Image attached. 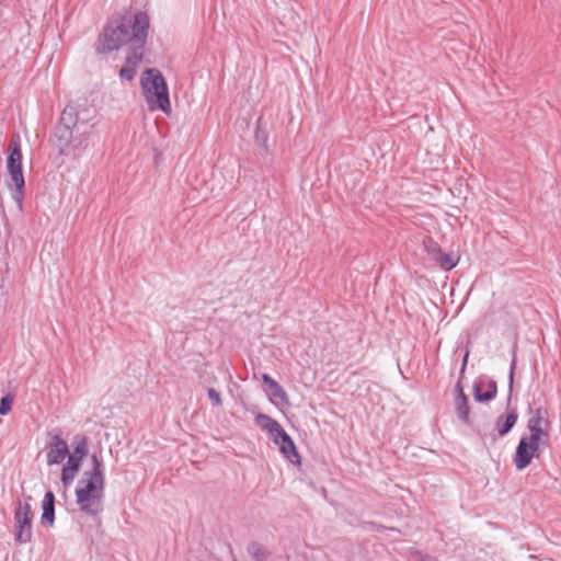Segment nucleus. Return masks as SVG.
Wrapping results in <instances>:
<instances>
[{
  "label": "nucleus",
  "instance_id": "1",
  "mask_svg": "<svg viewBox=\"0 0 561 561\" xmlns=\"http://www.w3.org/2000/svg\"><path fill=\"white\" fill-rule=\"evenodd\" d=\"M140 13H127L111 20L100 34L95 44L99 54H110L124 45H130V54L126 56L125 65L119 71L122 79L131 80L136 76L140 55L138 54L140 34Z\"/></svg>",
  "mask_w": 561,
  "mask_h": 561
},
{
  "label": "nucleus",
  "instance_id": "2",
  "mask_svg": "<svg viewBox=\"0 0 561 561\" xmlns=\"http://www.w3.org/2000/svg\"><path fill=\"white\" fill-rule=\"evenodd\" d=\"M91 462V469L85 470L78 481L76 499L82 513L95 516L103 511L105 478L98 455H92Z\"/></svg>",
  "mask_w": 561,
  "mask_h": 561
},
{
  "label": "nucleus",
  "instance_id": "3",
  "mask_svg": "<svg viewBox=\"0 0 561 561\" xmlns=\"http://www.w3.org/2000/svg\"><path fill=\"white\" fill-rule=\"evenodd\" d=\"M142 94L151 112L160 111L168 116L172 114L169 85L159 69L142 70Z\"/></svg>",
  "mask_w": 561,
  "mask_h": 561
},
{
  "label": "nucleus",
  "instance_id": "4",
  "mask_svg": "<svg viewBox=\"0 0 561 561\" xmlns=\"http://www.w3.org/2000/svg\"><path fill=\"white\" fill-rule=\"evenodd\" d=\"M79 127V110L75 104H68L61 112L59 124L55 128L54 145L60 154L77 156L87 145L73 137V130Z\"/></svg>",
  "mask_w": 561,
  "mask_h": 561
},
{
  "label": "nucleus",
  "instance_id": "5",
  "mask_svg": "<svg viewBox=\"0 0 561 561\" xmlns=\"http://www.w3.org/2000/svg\"><path fill=\"white\" fill-rule=\"evenodd\" d=\"M254 421L257 426L270 434L272 440L278 446L285 459L293 465L301 463V457L293 438L276 420L267 414L259 413L255 415Z\"/></svg>",
  "mask_w": 561,
  "mask_h": 561
},
{
  "label": "nucleus",
  "instance_id": "6",
  "mask_svg": "<svg viewBox=\"0 0 561 561\" xmlns=\"http://www.w3.org/2000/svg\"><path fill=\"white\" fill-rule=\"evenodd\" d=\"M7 169L10 174L9 187H14L13 199L21 203L24 196V176L22 172V152L20 149V138L14 137L10 144V153L7 159Z\"/></svg>",
  "mask_w": 561,
  "mask_h": 561
},
{
  "label": "nucleus",
  "instance_id": "7",
  "mask_svg": "<svg viewBox=\"0 0 561 561\" xmlns=\"http://www.w3.org/2000/svg\"><path fill=\"white\" fill-rule=\"evenodd\" d=\"M32 510L30 503L18 502L14 510L15 540L26 543L32 538Z\"/></svg>",
  "mask_w": 561,
  "mask_h": 561
},
{
  "label": "nucleus",
  "instance_id": "8",
  "mask_svg": "<svg viewBox=\"0 0 561 561\" xmlns=\"http://www.w3.org/2000/svg\"><path fill=\"white\" fill-rule=\"evenodd\" d=\"M539 446L540 443L526 437L519 439L514 457V463L517 470H524L530 465L533 458L539 457Z\"/></svg>",
  "mask_w": 561,
  "mask_h": 561
},
{
  "label": "nucleus",
  "instance_id": "9",
  "mask_svg": "<svg viewBox=\"0 0 561 561\" xmlns=\"http://www.w3.org/2000/svg\"><path fill=\"white\" fill-rule=\"evenodd\" d=\"M69 453L68 444L59 435H51L50 442L46 447V461L49 466L58 465L64 461Z\"/></svg>",
  "mask_w": 561,
  "mask_h": 561
},
{
  "label": "nucleus",
  "instance_id": "10",
  "mask_svg": "<svg viewBox=\"0 0 561 561\" xmlns=\"http://www.w3.org/2000/svg\"><path fill=\"white\" fill-rule=\"evenodd\" d=\"M473 398L477 402L486 403L492 401L497 393V385L495 380H478L474 381L473 387Z\"/></svg>",
  "mask_w": 561,
  "mask_h": 561
},
{
  "label": "nucleus",
  "instance_id": "11",
  "mask_svg": "<svg viewBox=\"0 0 561 561\" xmlns=\"http://www.w3.org/2000/svg\"><path fill=\"white\" fill-rule=\"evenodd\" d=\"M73 450L68 456V460L66 463L73 466L80 470L81 462L84 457L88 455V442L83 436H76L72 442Z\"/></svg>",
  "mask_w": 561,
  "mask_h": 561
},
{
  "label": "nucleus",
  "instance_id": "12",
  "mask_svg": "<svg viewBox=\"0 0 561 561\" xmlns=\"http://www.w3.org/2000/svg\"><path fill=\"white\" fill-rule=\"evenodd\" d=\"M456 398H455V409L458 419L465 423L469 424L470 422V408L469 400L466 393L463 392V388L460 382L456 385Z\"/></svg>",
  "mask_w": 561,
  "mask_h": 561
},
{
  "label": "nucleus",
  "instance_id": "13",
  "mask_svg": "<svg viewBox=\"0 0 561 561\" xmlns=\"http://www.w3.org/2000/svg\"><path fill=\"white\" fill-rule=\"evenodd\" d=\"M543 421L542 417V410L537 409L533 416L529 419L527 427L530 432L528 436H525L526 438L540 443V439L542 436H548V433L543 431L541 427V422Z\"/></svg>",
  "mask_w": 561,
  "mask_h": 561
},
{
  "label": "nucleus",
  "instance_id": "14",
  "mask_svg": "<svg viewBox=\"0 0 561 561\" xmlns=\"http://www.w3.org/2000/svg\"><path fill=\"white\" fill-rule=\"evenodd\" d=\"M518 415L515 410L508 412L506 415H500L496 420L495 427L501 436H505L515 426Z\"/></svg>",
  "mask_w": 561,
  "mask_h": 561
},
{
  "label": "nucleus",
  "instance_id": "15",
  "mask_svg": "<svg viewBox=\"0 0 561 561\" xmlns=\"http://www.w3.org/2000/svg\"><path fill=\"white\" fill-rule=\"evenodd\" d=\"M55 496L53 492H47L44 496L43 501V513H42V524L51 526L55 520Z\"/></svg>",
  "mask_w": 561,
  "mask_h": 561
},
{
  "label": "nucleus",
  "instance_id": "16",
  "mask_svg": "<svg viewBox=\"0 0 561 561\" xmlns=\"http://www.w3.org/2000/svg\"><path fill=\"white\" fill-rule=\"evenodd\" d=\"M433 257L444 271H450L457 266L459 259L453 254L443 252L439 248L435 247L432 250Z\"/></svg>",
  "mask_w": 561,
  "mask_h": 561
},
{
  "label": "nucleus",
  "instance_id": "17",
  "mask_svg": "<svg viewBox=\"0 0 561 561\" xmlns=\"http://www.w3.org/2000/svg\"><path fill=\"white\" fill-rule=\"evenodd\" d=\"M254 139H255L256 145L260 148H262L266 152L268 151V146H267L268 135H267L265 127L263 126L262 117H260L256 122V126H255V130H254Z\"/></svg>",
  "mask_w": 561,
  "mask_h": 561
},
{
  "label": "nucleus",
  "instance_id": "18",
  "mask_svg": "<svg viewBox=\"0 0 561 561\" xmlns=\"http://www.w3.org/2000/svg\"><path fill=\"white\" fill-rule=\"evenodd\" d=\"M248 552L252 558H254L257 561H264L267 558V552L265 548L261 543L255 541L251 542L248 546Z\"/></svg>",
  "mask_w": 561,
  "mask_h": 561
},
{
  "label": "nucleus",
  "instance_id": "19",
  "mask_svg": "<svg viewBox=\"0 0 561 561\" xmlns=\"http://www.w3.org/2000/svg\"><path fill=\"white\" fill-rule=\"evenodd\" d=\"M79 472V469L78 468H75L73 466H70L68 463H66L61 470V482L65 486H69L76 476L78 474Z\"/></svg>",
  "mask_w": 561,
  "mask_h": 561
},
{
  "label": "nucleus",
  "instance_id": "20",
  "mask_svg": "<svg viewBox=\"0 0 561 561\" xmlns=\"http://www.w3.org/2000/svg\"><path fill=\"white\" fill-rule=\"evenodd\" d=\"M271 393L274 398L279 399L283 403L288 404V396L284 388L277 382H273L270 387Z\"/></svg>",
  "mask_w": 561,
  "mask_h": 561
},
{
  "label": "nucleus",
  "instance_id": "21",
  "mask_svg": "<svg viewBox=\"0 0 561 561\" xmlns=\"http://www.w3.org/2000/svg\"><path fill=\"white\" fill-rule=\"evenodd\" d=\"M13 402V397L11 394H7L0 400V414L7 415L11 411V405Z\"/></svg>",
  "mask_w": 561,
  "mask_h": 561
},
{
  "label": "nucleus",
  "instance_id": "22",
  "mask_svg": "<svg viewBox=\"0 0 561 561\" xmlns=\"http://www.w3.org/2000/svg\"><path fill=\"white\" fill-rule=\"evenodd\" d=\"M207 394L214 405L220 407L222 404L220 393L216 389L209 388Z\"/></svg>",
  "mask_w": 561,
  "mask_h": 561
},
{
  "label": "nucleus",
  "instance_id": "23",
  "mask_svg": "<svg viewBox=\"0 0 561 561\" xmlns=\"http://www.w3.org/2000/svg\"><path fill=\"white\" fill-rule=\"evenodd\" d=\"M149 27H150V18L146 12L142 11V47L145 46Z\"/></svg>",
  "mask_w": 561,
  "mask_h": 561
},
{
  "label": "nucleus",
  "instance_id": "24",
  "mask_svg": "<svg viewBox=\"0 0 561 561\" xmlns=\"http://www.w3.org/2000/svg\"><path fill=\"white\" fill-rule=\"evenodd\" d=\"M515 367H516V362H515V358H514L512 360V363H511L510 375H508V382H510V387L511 388H512L513 381H514V370H515Z\"/></svg>",
  "mask_w": 561,
  "mask_h": 561
},
{
  "label": "nucleus",
  "instance_id": "25",
  "mask_svg": "<svg viewBox=\"0 0 561 561\" xmlns=\"http://www.w3.org/2000/svg\"><path fill=\"white\" fill-rule=\"evenodd\" d=\"M469 353H470L469 350H467L463 355L461 368H460V375H462L465 373V369H466L467 363H468V358H469Z\"/></svg>",
  "mask_w": 561,
  "mask_h": 561
},
{
  "label": "nucleus",
  "instance_id": "26",
  "mask_svg": "<svg viewBox=\"0 0 561 561\" xmlns=\"http://www.w3.org/2000/svg\"><path fill=\"white\" fill-rule=\"evenodd\" d=\"M262 380L265 385L268 386V388L273 385V382H275L276 380L273 379L268 374H263L262 376Z\"/></svg>",
  "mask_w": 561,
  "mask_h": 561
},
{
  "label": "nucleus",
  "instance_id": "27",
  "mask_svg": "<svg viewBox=\"0 0 561 561\" xmlns=\"http://www.w3.org/2000/svg\"><path fill=\"white\" fill-rule=\"evenodd\" d=\"M154 152H156V158L154 159H156V162L158 163V160L160 159L161 153L157 149H154Z\"/></svg>",
  "mask_w": 561,
  "mask_h": 561
}]
</instances>
